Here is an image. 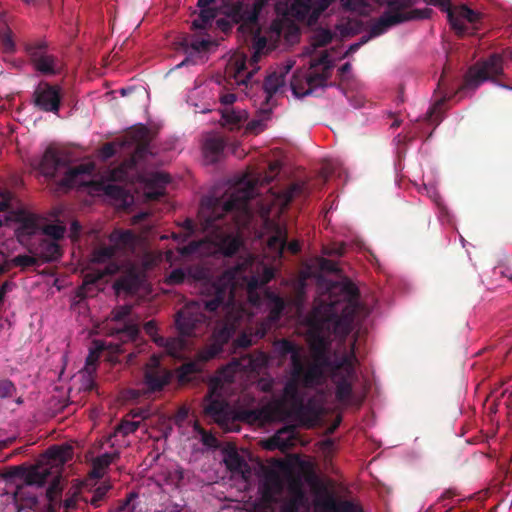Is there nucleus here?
Segmentation results:
<instances>
[{"label": "nucleus", "instance_id": "obj_1", "mask_svg": "<svg viewBox=\"0 0 512 512\" xmlns=\"http://www.w3.org/2000/svg\"><path fill=\"white\" fill-rule=\"evenodd\" d=\"M339 291L343 302L341 314H338L335 303H322L314 307L306 319L312 361L306 364L302 356V372L308 385H322L325 369H333L334 362L329 355L333 337L344 342L352 332L355 320L369 314V309L359 300V290L354 283L343 282Z\"/></svg>", "mask_w": 512, "mask_h": 512}, {"label": "nucleus", "instance_id": "obj_2", "mask_svg": "<svg viewBox=\"0 0 512 512\" xmlns=\"http://www.w3.org/2000/svg\"><path fill=\"white\" fill-rule=\"evenodd\" d=\"M256 195V186L242 179L222 197L202 201L200 218L203 231L210 234L215 252L225 257L235 255L243 242L234 232L246 226L253 215L250 201Z\"/></svg>", "mask_w": 512, "mask_h": 512}, {"label": "nucleus", "instance_id": "obj_3", "mask_svg": "<svg viewBox=\"0 0 512 512\" xmlns=\"http://www.w3.org/2000/svg\"><path fill=\"white\" fill-rule=\"evenodd\" d=\"M235 272L226 270L221 277L211 283L209 290L213 297L203 303H187L175 315V326L179 333L177 338H182L188 342L186 337H197L201 335L208 325V318L204 310L215 312L222 305L232 304L234 295Z\"/></svg>", "mask_w": 512, "mask_h": 512}, {"label": "nucleus", "instance_id": "obj_4", "mask_svg": "<svg viewBox=\"0 0 512 512\" xmlns=\"http://www.w3.org/2000/svg\"><path fill=\"white\" fill-rule=\"evenodd\" d=\"M51 474V465L47 466L43 461H37L35 465L28 468L15 466L11 475L20 478L23 482L16 485L13 492V499L24 507H32L38 503L37 496L28 490L29 486L42 487L48 482Z\"/></svg>", "mask_w": 512, "mask_h": 512}, {"label": "nucleus", "instance_id": "obj_5", "mask_svg": "<svg viewBox=\"0 0 512 512\" xmlns=\"http://www.w3.org/2000/svg\"><path fill=\"white\" fill-rule=\"evenodd\" d=\"M127 140L119 146L135 145V149L131 156L127 158L119 168L111 172L113 180H124L126 178L127 170L136 168L138 163L144 160L150 154V131L145 126H140L129 132Z\"/></svg>", "mask_w": 512, "mask_h": 512}, {"label": "nucleus", "instance_id": "obj_6", "mask_svg": "<svg viewBox=\"0 0 512 512\" xmlns=\"http://www.w3.org/2000/svg\"><path fill=\"white\" fill-rule=\"evenodd\" d=\"M73 455V449L71 446H51L41 456L38 461H43V464L47 466L51 465V474L48 477L50 484L46 490V496L49 501H55V499L61 494V471L62 467L68 462Z\"/></svg>", "mask_w": 512, "mask_h": 512}, {"label": "nucleus", "instance_id": "obj_7", "mask_svg": "<svg viewBox=\"0 0 512 512\" xmlns=\"http://www.w3.org/2000/svg\"><path fill=\"white\" fill-rule=\"evenodd\" d=\"M203 412L205 417L211 419L221 427L228 426L235 418L249 421L257 417L256 412L252 410L241 411L235 416L229 403L220 395L215 396L213 390H210L204 398Z\"/></svg>", "mask_w": 512, "mask_h": 512}, {"label": "nucleus", "instance_id": "obj_8", "mask_svg": "<svg viewBox=\"0 0 512 512\" xmlns=\"http://www.w3.org/2000/svg\"><path fill=\"white\" fill-rule=\"evenodd\" d=\"M299 386L304 388H314L318 385H308L304 382V373L302 370L295 376L294 371H290V379L286 382L283 389L282 403L287 406L288 416H294L303 420L309 412V407L304 403V397L300 392Z\"/></svg>", "mask_w": 512, "mask_h": 512}, {"label": "nucleus", "instance_id": "obj_9", "mask_svg": "<svg viewBox=\"0 0 512 512\" xmlns=\"http://www.w3.org/2000/svg\"><path fill=\"white\" fill-rule=\"evenodd\" d=\"M503 75V56L491 54L486 60L477 62L469 68L465 76L463 88L476 89L481 83Z\"/></svg>", "mask_w": 512, "mask_h": 512}, {"label": "nucleus", "instance_id": "obj_10", "mask_svg": "<svg viewBox=\"0 0 512 512\" xmlns=\"http://www.w3.org/2000/svg\"><path fill=\"white\" fill-rule=\"evenodd\" d=\"M25 51L34 69L43 75H56L61 72L62 64L57 56L48 53V44L45 41L29 43Z\"/></svg>", "mask_w": 512, "mask_h": 512}, {"label": "nucleus", "instance_id": "obj_11", "mask_svg": "<svg viewBox=\"0 0 512 512\" xmlns=\"http://www.w3.org/2000/svg\"><path fill=\"white\" fill-rule=\"evenodd\" d=\"M62 102L61 88L42 81L33 92V104L43 112L58 114Z\"/></svg>", "mask_w": 512, "mask_h": 512}, {"label": "nucleus", "instance_id": "obj_12", "mask_svg": "<svg viewBox=\"0 0 512 512\" xmlns=\"http://www.w3.org/2000/svg\"><path fill=\"white\" fill-rule=\"evenodd\" d=\"M262 53L253 51L250 60L247 62L246 57H238L229 64L227 75L232 78L237 85L248 86L253 82V75L259 69L258 62Z\"/></svg>", "mask_w": 512, "mask_h": 512}, {"label": "nucleus", "instance_id": "obj_13", "mask_svg": "<svg viewBox=\"0 0 512 512\" xmlns=\"http://www.w3.org/2000/svg\"><path fill=\"white\" fill-rule=\"evenodd\" d=\"M333 2V0H295L291 6V12L297 20L314 25Z\"/></svg>", "mask_w": 512, "mask_h": 512}, {"label": "nucleus", "instance_id": "obj_14", "mask_svg": "<svg viewBox=\"0 0 512 512\" xmlns=\"http://www.w3.org/2000/svg\"><path fill=\"white\" fill-rule=\"evenodd\" d=\"M145 333L150 336L154 343L164 347L167 353L174 358H182L189 349V342L182 338H165L157 334V324L154 320L146 322L143 326Z\"/></svg>", "mask_w": 512, "mask_h": 512}, {"label": "nucleus", "instance_id": "obj_15", "mask_svg": "<svg viewBox=\"0 0 512 512\" xmlns=\"http://www.w3.org/2000/svg\"><path fill=\"white\" fill-rule=\"evenodd\" d=\"M284 490V482L281 475L274 469H267L259 484L261 500L267 506L279 502V496Z\"/></svg>", "mask_w": 512, "mask_h": 512}, {"label": "nucleus", "instance_id": "obj_16", "mask_svg": "<svg viewBox=\"0 0 512 512\" xmlns=\"http://www.w3.org/2000/svg\"><path fill=\"white\" fill-rule=\"evenodd\" d=\"M145 384L150 392L161 391L169 383L170 372L162 367L161 358L152 355L146 364Z\"/></svg>", "mask_w": 512, "mask_h": 512}, {"label": "nucleus", "instance_id": "obj_17", "mask_svg": "<svg viewBox=\"0 0 512 512\" xmlns=\"http://www.w3.org/2000/svg\"><path fill=\"white\" fill-rule=\"evenodd\" d=\"M410 1H391L389 11L384 12L371 26V36L378 37L385 33L390 27L402 23L400 9L411 6Z\"/></svg>", "mask_w": 512, "mask_h": 512}, {"label": "nucleus", "instance_id": "obj_18", "mask_svg": "<svg viewBox=\"0 0 512 512\" xmlns=\"http://www.w3.org/2000/svg\"><path fill=\"white\" fill-rule=\"evenodd\" d=\"M94 169L93 163H83L71 167L65 172L64 177L59 182V186L65 189L89 186Z\"/></svg>", "mask_w": 512, "mask_h": 512}, {"label": "nucleus", "instance_id": "obj_19", "mask_svg": "<svg viewBox=\"0 0 512 512\" xmlns=\"http://www.w3.org/2000/svg\"><path fill=\"white\" fill-rule=\"evenodd\" d=\"M327 75L317 72H309L300 79L299 75H293L291 80V89L298 97H304L314 92L316 88L325 87L327 84Z\"/></svg>", "mask_w": 512, "mask_h": 512}, {"label": "nucleus", "instance_id": "obj_20", "mask_svg": "<svg viewBox=\"0 0 512 512\" xmlns=\"http://www.w3.org/2000/svg\"><path fill=\"white\" fill-rule=\"evenodd\" d=\"M234 334V328L225 325L214 331L212 342L199 352L201 361H210L217 357L223 351V347L227 344Z\"/></svg>", "mask_w": 512, "mask_h": 512}, {"label": "nucleus", "instance_id": "obj_21", "mask_svg": "<svg viewBox=\"0 0 512 512\" xmlns=\"http://www.w3.org/2000/svg\"><path fill=\"white\" fill-rule=\"evenodd\" d=\"M273 347L280 358L290 357V371H294L295 376L298 375L302 370V347L289 339L276 340Z\"/></svg>", "mask_w": 512, "mask_h": 512}, {"label": "nucleus", "instance_id": "obj_22", "mask_svg": "<svg viewBox=\"0 0 512 512\" xmlns=\"http://www.w3.org/2000/svg\"><path fill=\"white\" fill-rule=\"evenodd\" d=\"M289 496L281 500L280 512H299L306 496L302 484L297 479H292L288 484Z\"/></svg>", "mask_w": 512, "mask_h": 512}, {"label": "nucleus", "instance_id": "obj_23", "mask_svg": "<svg viewBox=\"0 0 512 512\" xmlns=\"http://www.w3.org/2000/svg\"><path fill=\"white\" fill-rule=\"evenodd\" d=\"M269 0H254L252 5H245L242 13V20L239 30L243 33L253 32L259 28L258 20L259 15L263 8L268 4Z\"/></svg>", "mask_w": 512, "mask_h": 512}, {"label": "nucleus", "instance_id": "obj_24", "mask_svg": "<svg viewBox=\"0 0 512 512\" xmlns=\"http://www.w3.org/2000/svg\"><path fill=\"white\" fill-rule=\"evenodd\" d=\"M9 221H14L19 224L16 229V234L19 238L31 236L35 234L39 229L36 218L22 210L11 212L10 216H6L5 222Z\"/></svg>", "mask_w": 512, "mask_h": 512}, {"label": "nucleus", "instance_id": "obj_25", "mask_svg": "<svg viewBox=\"0 0 512 512\" xmlns=\"http://www.w3.org/2000/svg\"><path fill=\"white\" fill-rule=\"evenodd\" d=\"M288 236L286 229L278 226L275 233L268 240V247L282 255L287 248L292 254H297L300 250V243L298 241H291L288 243Z\"/></svg>", "mask_w": 512, "mask_h": 512}, {"label": "nucleus", "instance_id": "obj_26", "mask_svg": "<svg viewBox=\"0 0 512 512\" xmlns=\"http://www.w3.org/2000/svg\"><path fill=\"white\" fill-rule=\"evenodd\" d=\"M226 144L227 141L225 137L218 133L207 135L203 143L204 157L210 163L217 162L222 156Z\"/></svg>", "mask_w": 512, "mask_h": 512}, {"label": "nucleus", "instance_id": "obj_27", "mask_svg": "<svg viewBox=\"0 0 512 512\" xmlns=\"http://www.w3.org/2000/svg\"><path fill=\"white\" fill-rule=\"evenodd\" d=\"M295 429L296 428L294 425H288L279 429L274 436L267 440L265 447L268 450H288L293 446V441L295 439Z\"/></svg>", "mask_w": 512, "mask_h": 512}, {"label": "nucleus", "instance_id": "obj_28", "mask_svg": "<svg viewBox=\"0 0 512 512\" xmlns=\"http://www.w3.org/2000/svg\"><path fill=\"white\" fill-rule=\"evenodd\" d=\"M64 165V160L59 156L58 151L53 147H48L42 156L39 169L44 176L53 178L58 169Z\"/></svg>", "mask_w": 512, "mask_h": 512}, {"label": "nucleus", "instance_id": "obj_29", "mask_svg": "<svg viewBox=\"0 0 512 512\" xmlns=\"http://www.w3.org/2000/svg\"><path fill=\"white\" fill-rule=\"evenodd\" d=\"M291 66H287L284 72H272L268 74L264 82L262 84V89L265 93V101L263 104L269 105L272 97L278 92L279 88H281L285 83V74L288 73Z\"/></svg>", "mask_w": 512, "mask_h": 512}, {"label": "nucleus", "instance_id": "obj_30", "mask_svg": "<svg viewBox=\"0 0 512 512\" xmlns=\"http://www.w3.org/2000/svg\"><path fill=\"white\" fill-rule=\"evenodd\" d=\"M317 507L324 512H361V509L348 500H337L331 495L317 503Z\"/></svg>", "mask_w": 512, "mask_h": 512}, {"label": "nucleus", "instance_id": "obj_31", "mask_svg": "<svg viewBox=\"0 0 512 512\" xmlns=\"http://www.w3.org/2000/svg\"><path fill=\"white\" fill-rule=\"evenodd\" d=\"M317 507L324 512H361V509L348 500H337L331 495L317 503Z\"/></svg>", "mask_w": 512, "mask_h": 512}, {"label": "nucleus", "instance_id": "obj_32", "mask_svg": "<svg viewBox=\"0 0 512 512\" xmlns=\"http://www.w3.org/2000/svg\"><path fill=\"white\" fill-rule=\"evenodd\" d=\"M272 108L269 105L262 104L255 118L246 125V132L252 135H258L267 128V122L270 120Z\"/></svg>", "mask_w": 512, "mask_h": 512}, {"label": "nucleus", "instance_id": "obj_33", "mask_svg": "<svg viewBox=\"0 0 512 512\" xmlns=\"http://www.w3.org/2000/svg\"><path fill=\"white\" fill-rule=\"evenodd\" d=\"M266 306L268 309L267 318L270 322L276 323L280 320L285 309V301L282 297L272 291L265 293Z\"/></svg>", "mask_w": 512, "mask_h": 512}, {"label": "nucleus", "instance_id": "obj_34", "mask_svg": "<svg viewBox=\"0 0 512 512\" xmlns=\"http://www.w3.org/2000/svg\"><path fill=\"white\" fill-rule=\"evenodd\" d=\"M304 191V183H293L275 195V203L279 205L280 210L283 211L296 196L301 195Z\"/></svg>", "mask_w": 512, "mask_h": 512}, {"label": "nucleus", "instance_id": "obj_35", "mask_svg": "<svg viewBox=\"0 0 512 512\" xmlns=\"http://www.w3.org/2000/svg\"><path fill=\"white\" fill-rule=\"evenodd\" d=\"M441 11L447 14L448 22L459 37H463L468 33V27L461 23L459 17L456 16L455 7L452 5V0H441Z\"/></svg>", "mask_w": 512, "mask_h": 512}, {"label": "nucleus", "instance_id": "obj_36", "mask_svg": "<svg viewBox=\"0 0 512 512\" xmlns=\"http://www.w3.org/2000/svg\"><path fill=\"white\" fill-rule=\"evenodd\" d=\"M110 241L117 250H134L136 235L131 230H115L110 235Z\"/></svg>", "mask_w": 512, "mask_h": 512}, {"label": "nucleus", "instance_id": "obj_37", "mask_svg": "<svg viewBox=\"0 0 512 512\" xmlns=\"http://www.w3.org/2000/svg\"><path fill=\"white\" fill-rule=\"evenodd\" d=\"M37 254L44 262L58 260L61 257V247L57 242L50 239H43L38 247Z\"/></svg>", "mask_w": 512, "mask_h": 512}, {"label": "nucleus", "instance_id": "obj_38", "mask_svg": "<svg viewBox=\"0 0 512 512\" xmlns=\"http://www.w3.org/2000/svg\"><path fill=\"white\" fill-rule=\"evenodd\" d=\"M206 361H201L199 353L197 354L196 361H188L183 363L178 369V379L181 383L192 381L193 377L202 371V364Z\"/></svg>", "mask_w": 512, "mask_h": 512}, {"label": "nucleus", "instance_id": "obj_39", "mask_svg": "<svg viewBox=\"0 0 512 512\" xmlns=\"http://www.w3.org/2000/svg\"><path fill=\"white\" fill-rule=\"evenodd\" d=\"M118 269H119L118 264L110 263L105 267L103 272H99L97 274H91V273L86 274L85 278H84L83 286L79 290V296L85 297L87 295L86 289L90 285L96 284L105 275L115 274L118 271Z\"/></svg>", "mask_w": 512, "mask_h": 512}, {"label": "nucleus", "instance_id": "obj_40", "mask_svg": "<svg viewBox=\"0 0 512 512\" xmlns=\"http://www.w3.org/2000/svg\"><path fill=\"white\" fill-rule=\"evenodd\" d=\"M247 118L246 112L243 110H235L232 107H226L222 111V119L231 129L238 128Z\"/></svg>", "mask_w": 512, "mask_h": 512}, {"label": "nucleus", "instance_id": "obj_41", "mask_svg": "<svg viewBox=\"0 0 512 512\" xmlns=\"http://www.w3.org/2000/svg\"><path fill=\"white\" fill-rule=\"evenodd\" d=\"M217 16V9L215 8H200L199 15L192 22V28L194 29H206L211 25L212 21Z\"/></svg>", "mask_w": 512, "mask_h": 512}, {"label": "nucleus", "instance_id": "obj_42", "mask_svg": "<svg viewBox=\"0 0 512 512\" xmlns=\"http://www.w3.org/2000/svg\"><path fill=\"white\" fill-rule=\"evenodd\" d=\"M454 11L456 12V16L459 17L461 23H463V20H466L468 23L476 25L482 19V14L480 12L469 8L466 4L455 6Z\"/></svg>", "mask_w": 512, "mask_h": 512}, {"label": "nucleus", "instance_id": "obj_43", "mask_svg": "<svg viewBox=\"0 0 512 512\" xmlns=\"http://www.w3.org/2000/svg\"><path fill=\"white\" fill-rule=\"evenodd\" d=\"M116 334L118 335L119 339L123 342L127 341H136L140 334V328L138 324H135L133 322H124L123 326L119 329H117Z\"/></svg>", "mask_w": 512, "mask_h": 512}, {"label": "nucleus", "instance_id": "obj_44", "mask_svg": "<svg viewBox=\"0 0 512 512\" xmlns=\"http://www.w3.org/2000/svg\"><path fill=\"white\" fill-rule=\"evenodd\" d=\"M334 382L336 385V399L342 403L348 402L353 393V382L348 381L347 379H336Z\"/></svg>", "mask_w": 512, "mask_h": 512}, {"label": "nucleus", "instance_id": "obj_45", "mask_svg": "<svg viewBox=\"0 0 512 512\" xmlns=\"http://www.w3.org/2000/svg\"><path fill=\"white\" fill-rule=\"evenodd\" d=\"M137 286H138V279L133 274L121 276L114 283V288L118 293H120V292L133 293L136 291Z\"/></svg>", "mask_w": 512, "mask_h": 512}, {"label": "nucleus", "instance_id": "obj_46", "mask_svg": "<svg viewBox=\"0 0 512 512\" xmlns=\"http://www.w3.org/2000/svg\"><path fill=\"white\" fill-rule=\"evenodd\" d=\"M355 344H356V338L351 343V348L349 353H345L338 361H334L333 368H345L348 367L350 371L352 369H355V362H356V356H355Z\"/></svg>", "mask_w": 512, "mask_h": 512}, {"label": "nucleus", "instance_id": "obj_47", "mask_svg": "<svg viewBox=\"0 0 512 512\" xmlns=\"http://www.w3.org/2000/svg\"><path fill=\"white\" fill-rule=\"evenodd\" d=\"M227 468L234 473H242L247 467L245 460L237 453H230L225 460Z\"/></svg>", "mask_w": 512, "mask_h": 512}, {"label": "nucleus", "instance_id": "obj_48", "mask_svg": "<svg viewBox=\"0 0 512 512\" xmlns=\"http://www.w3.org/2000/svg\"><path fill=\"white\" fill-rule=\"evenodd\" d=\"M433 13V10L430 8L413 9L408 12H404L403 9H400L402 23L416 19H429Z\"/></svg>", "mask_w": 512, "mask_h": 512}, {"label": "nucleus", "instance_id": "obj_49", "mask_svg": "<svg viewBox=\"0 0 512 512\" xmlns=\"http://www.w3.org/2000/svg\"><path fill=\"white\" fill-rule=\"evenodd\" d=\"M334 38V33L329 29H318L312 37V45L315 48L328 45Z\"/></svg>", "mask_w": 512, "mask_h": 512}, {"label": "nucleus", "instance_id": "obj_50", "mask_svg": "<svg viewBox=\"0 0 512 512\" xmlns=\"http://www.w3.org/2000/svg\"><path fill=\"white\" fill-rule=\"evenodd\" d=\"M228 368L231 369L233 372L237 371H246L249 369H254V360L251 356L245 355L241 358H233L232 361L229 363Z\"/></svg>", "mask_w": 512, "mask_h": 512}, {"label": "nucleus", "instance_id": "obj_51", "mask_svg": "<svg viewBox=\"0 0 512 512\" xmlns=\"http://www.w3.org/2000/svg\"><path fill=\"white\" fill-rule=\"evenodd\" d=\"M119 458V453H104L93 460V467L97 470H106L109 465L115 460Z\"/></svg>", "mask_w": 512, "mask_h": 512}, {"label": "nucleus", "instance_id": "obj_52", "mask_svg": "<svg viewBox=\"0 0 512 512\" xmlns=\"http://www.w3.org/2000/svg\"><path fill=\"white\" fill-rule=\"evenodd\" d=\"M343 10L363 14L367 8L365 0H341Z\"/></svg>", "mask_w": 512, "mask_h": 512}, {"label": "nucleus", "instance_id": "obj_53", "mask_svg": "<svg viewBox=\"0 0 512 512\" xmlns=\"http://www.w3.org/2000/svg\"><path fill=\"white\" fill-rule=\"evenodd\" d=\"M116 251L117 249L114 245L101 247L95 251L94 260L98 263L111 260L115 256Z\"/></svg>", "mask_w": 512, "mask_h": 512}, {"label": "nucleus", "instance_id": "obj_54", "mask_svg": "<svg viewBox=\"0 0 512 512\" xmlns=\"http://www.w3.org/2000/svg\"><path fill=\"white\" fill-rule=\"evenodd\" d=\"M187 279V272L182 268L173 269L165 278L167 285H180Z\"/></svg>", "mask_w": 512, "mask_h": 512}, {"label": "nucleus", "instance_id": "obj_55", "mask_svg": "<svg viewBox=\"0 0 512 512\" xmlns=\"http://www.w3.org/2000/svg\"><path fill=\"white\" fill-rule=\"evenodd\" d=\"M140 426V421H132L123 419L116 427V432L122 436H127L134 433Z\"/></svg>", "mask_w": 512, "mask_h": 512}, {"label": "nucleus", "instance_id": "obj_56", "mask_svg": "<svg viewBox=\"0 0 512 512\" xmlns=\"http://www.w3.org/2000/svg\"><path fill=\"white\" fill-rule=\"evenodd\" d=\"M42 231L43 234L51 237L56 242V240L63 238L66 228L58 224H48L43 227Z\"/></svg>", "mask_w": 512, "mask_h": 512}, {"label": "nucleus", "instance_id": "obj_57", "mask_svg": "<svg viewBox=\"0 0 512 512\" xmlns=\"http://www.w3.org/2000/svg\"><path fill=\"white\" fill-rule=\"evenodd\" d=\"M252 37V48L254 51L263 53L266 47L267 40L265 37L260 35V28L255 29L253 32H249Z\"/></svg>", "mask_w": 512, "mask_h": 512}, {"label": "nucleus", "instance_id": "obj_58", "mask_svg": "<svg viewBox=\"0 0 512 512\" xmlns=\"http://www.w3.org/2000/svg\"><path fill=\"white\" fill-rule=\"evenodd\" d=\"M11 262L16 267L27 268L36 265L37 259L26 254H20L15 256Z\"/></svg>", "mask_w": 512, "mask_h": 512}, {"label": "nucleus", "instance_id": "obj_59", "mask_svg": "<svg viewBox=\"0 0 512 512\" xmlns=\"http://www.w3.org/2000/svg\"><path fill=\"white\" fill-rule=\"evenodd\" d=\"M186 272L187 278H190L195 281L205 280L208 275L207 270L199 265L190 266Z\"/></svg>", "mask_w": 512, "mask_h": 512}, {"label": "nucleus", "instance_id": "obj_60", "mask_svg": "<svg viewBox=\"0 0 512 512\" xmlns=\"http://www.w3.org/2000/svg\"><path fill=\"white\" fill-rule=\"evenodd\" d=\"M110 489V485L102 484L98 486L93 492L92 498L90 500L91 505L94 507H99L100 502L105 498L107 492Z\"/></svg>", "mask_w": 512, "mask_h": 512}, {"label": "nucleus", "instance_id": "obj_61", "mask_svg": "<svg viewBox=\"0 0 512 512\" xmlns=\"http://www.w3.org/2000/svg\"><path fill=\"white\" fill-rule=\"evenodd\" d=\"M131 306L122 305L114 308L111 312L112 320L116 322H121L125 320L131 313Z\"/></svg>", "mask_w": 512, "mask_h": 512}, {"label": "nucleus", "instance_id": "obj_62", "mask_svg": "<svg viewBox=\"0 0 512 512\" xmlns=\"http://www.w3.org/2000/svg\"><path fill=\"white\" fill-rule=\"evenodd\" d=\"M16 392V387L9 379L0 380V398H9Z\"/></svg>", "mask_w": 512, "mask_h": 512}, {"label": "nucleus", "instance_id": "obj_63", "mask_svg": "<svg viewBox=\"0 0 512 512\" xmlns=\"http://www.w3.org/2000/svg\"><path fill=\"white\" fill-rule=\"evenodd\" d=\"M332 371H333L334 380H336V379H347L348 381L353 382L354 379L356 378V371H355V369H352V371H350L348 369V367H345V368H333Z\"/></svg>", "mask_w": 512, "mask_h": 512}, {"label": "nucleus", "instance_id": "obj_64", "mask_svg": "<svg viewBox=\"0 0 512 512\" xmlns=\"http://www.w3.org/2000/svg\"><path fill=\"white\" fill-rule=\"evenodd\" d=\"M243 8H244V4L242 2H236L229 9L228 15L230 17H232V19L235 23H241V20L243 18V16H242Z\"/></svg>", "mask_w": 512, "mask_h": 512}]
</instances>
